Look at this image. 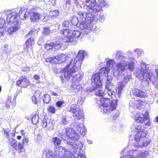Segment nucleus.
Returning <instances> with one entry per match:
<instances>
[{
	"mask_svg": "<svg viewBox=\"0 0 158 158\" xmlns=\"http://www.w3.org/2000/svg\"><path fill=\"white\" fill-rule=\"evenodd\" d=\"M118 95L120 96L121 94L122 90L124 87V85L122 82H120L118 85Z\"/></svg>",
	"mask_w": 158,
	"mask_h": 158,
	"instance_id": "c9c22d12",
	"label": "nucleus"
},
{
	"mask_svg": "<svg viewBox=\"0 0 158 158\" xmlns=\"http://www.w3.org/2000/svg\"><path fill=\"white\" fill-rule=\"evenodd\" d=\"M69 111L72 113L74 117L77 119H81L84 116L83 110L77 105H72Z\"/></svg>",
	"mask_w": 158,
	"mask_h": 158,
	"instance_id": "f8f14e48",
	"label": "nucleus"
},
{
	"mask_svg": "<svg viewBox=\"0 0 158 158\" xmlns=\"http://www.w3.org/2000/svg\"><path fill=\"white\" fill-rule=\"evenodd\" d=\"M69 122L67 117L66 116H63L62 117L60 121V123L62 124L66 125Z\"/></svg>",
	"mask_w": 158,
	"mask_h": 158,
	"instance_id": "37998d69",
	"label": "nucleus"
},
{
	"mask_svg": "<svg viewBox=\"0 0 158 158\" xmlns=\"http://www.w3.org/2000/svg\"><path fill=\"white\" fill-rule=\"evenodd\" d=\"M17 13L13 12L7 15V23L10 24H14V23L15 22L19 23Z\"/></svg>",
	"mask_w": 158,
	"mask_h": 158,
	"instance_id": "aec40b11",
	"label": "nucleus"
},
{
	"mask_svg": "<svg viewBox=\"0 0 158 158\" xmlns=\"http://www.w3.org/2000/svg\"><path fill=\"white\" fill-rule=\"evenodd\" d=\"M29 14L31 21L34 23L38 22L41 16L40 13L36 12L31 11Z\"/></svg>",
	"mask_w": 158,
	"mask_h": 158,
	"instance_id": "393cba45",
	"label": "nucleus"
},
{
	"mask_svg": "<svg viewBox=\"0 0 158 158\" xmlns=\"http://www.w3.org/2000/svg\"><path fill=\"white\" fill-rule=\"evenodd\" d=\"M96 22H94L92 21L91 22L86 21H82L79 23V25H78V27H79L82 30V31L80 32L81 35L82 34H87L90 31L92 30L94 28V24Z\"/></svg>",
	"mask_w": 158,
	"mask_h": 158,
	"instance_id": "1a4fd4ad",
	"label": "nucleus"
},
{
	"mask_svg": "<svg viewBox=\"0 0 158 158\" xmlns=\"http://www.w3.org/2000/svg\"><path fill=\"white\" fill-rule=\"evenodd\" d=\"M47 110L51 113L54 114L56 111L55 108L52 106L50 105L47 107Z\"/></svg>",
	"mask_w": 158,
	"mask_h": 158,
	"instance_id": "de8ad7c7",
	"label": "nucleus"
},
{
	"mask_svg": "<svg viewBox=\"0 0 158 158\" xmlns=\"http://www.w3.org/2000/svg\"><path fill=\"white\" fill-rule=\"evenodd\" d=\"M50 33V30L48 28H44L43 33L46 35H48Z\"/></svg>",
	"mask_w": 158,
	"mask_h": 158,
	"instance_id": "5fc2aeb1",
	"label": "nucleus"
},
{
	"mask_svg": "<svg viewBox=\"0 0 158 158\" xmlns=\"http://www.w3.org/2000/svg\"><path fill=\"white\" fill-rule=\"evenodd\" d=\"M4 133L6 135V136L7 138H8L9 137V131H8L5 130L4 131Z\"/></svg>",
	"mask_w": 158,
	"mask_h": 158,
	"instance_id": "0e129e2a",
	"label": "nucleus"
},
{
	"mask_svg": "<svg viewBox=\"0 0 158 158\" xmlns=\"http://www.w3.org/2000/svg\"><path fill=\"white\" fill-rule=\"evenodd\" d=\"M73 2L78 7L80 6L79 2H78V0H72Z\"/></svg>",
	"mask_w": 158,
	"mask_h": 158,
	"instance_id": "69168bd1",
	"label": "nucleus"
},
{
	"mask_svg": "<svg viewBox=\"0 0 158 158\" xmlns=\"http://www.w3.org/2000/svg\"><path fill=\"white\" fill-rule=\"evenodd\" d=\"M53 42L50 43L46 44L45 45V48L46 50H49L54 47L56 50H58L62 46V43L58 40H54L53 38Z\"/></svg>",
	"mask_w": 158,
	"mask_h": 158,
	"instance_id": "dca6fc26",
	"label": "nucleus"
},
{
	"mask_svg": "<svg viewBox=\"0 0 158 158\" xmlns=\"http://www.w3.org/2000/svg\"><path fill=\"white\" fill-rule=\"evenodd\" d=\"M135 52L137 54L138 57H139L144 54V51L141 49L137 48L134 50Z\"/></svg>",
	"mask_w": 158,
	"mask_h": 158,
	"instance_id": "79ce46f5",
	"label": "nucleus"
},
{
	"mask_svg": "<svg viewBox=\"0 0 158 158\" xmlns=\"http://www.w3.org/2000/svg\"><path fill=\"white\" fill-rule=\"evenodd\" d=\"M29 13L28 11H26V10L23 8H22L19 13L18 17L22 20H25L28 17Z\"/></svg>",
	"mask_w": 158,
	"mask_h": 158,
	"instance_id": "c85d7f7f",
	"label": "nucleus"
},
{
	"mask_svg": "<svg viewBox=\"0 0 158 158\" xmlns=\"http://www.w3.org/2000/svg\"><path fill=\"white\" fill-rule=\"evenodd\" d=\"M131 77L130 75H125L124 76L123 82L126 83H127L131 79Z\"/></svg>",
	"mask_w": 158,
	"mask_h": 158,
	"instance_id": "c03bdc74",
	"label": "nucleus"
},
{
	"mask_svg": "<svg viewBox=\"0 0 158 158\" xmlns=\"http://www.w3.org/2000/svg\"><path fill=\"white\" fill-rule=\"evenodd\" d=\"M42 122L41 125L43 127L47 128L49 131L54 129L55 123L53 120L51 119H48L47 120H44Z\"/></svg>",
	"mask_w": 158,
	"mask_h": 158,
	"instance_id": "4be33fe9",
	"label": "nucleus"
},
{
	"mask_svg": "<svg viewBox=\"0 0 158 158\" xmlns=\"http://www.w3.org/2000/svg\"><path fill=\"white\" fill-rule=\"evenodd\" d=\"M21 79L22 82V85L23 87H25L27 86L30 85V81L25 77H20Z\"/></svg>",
	"mask_w": 158,
	"mask_h": 158,
	"instance_id": "473e14b6",
	"label": "nucleus"
},
{
	"mask_svg": "<svg viewBox=\"0 0 158 158\" xmlns=\"http://www.w3.org/2000/svg\"><path fill=\"white\" fill-rule=\"evenodd\" d=\"M145 137L142 138H139L137 141H130L129 139V143L130 144H132L134 147L138 148H143V147H146L148 144L149 143V141L146 140L143 142H142V139H143Z\"/></svg>",
	"mask_w": 158,
	"mask_h": 158,
	"instance_id": "f3484780",
	"label": "nucleus"
},
{
	"mask_svg": "<svg viewBox=\"0 0 158 158\" xmlns=\"http://www.w3.org/2000/svg\"><path fill=\"white\" fill-rule=\"evenodd\" d=\"M70 24L69 22L68 21H64L62 24V26L65 27H68Z\"/></svg>",
	"mask_w": 158,
	"mask_h": 158,
	"instance_id": "13d9d810",
	"label": "nucleus"
},
{
	"mask_svg": "<svg viewBox=\"0 0 158 158\" xmlns=\"http://www.w3.org/2000/svg\"><path fill=\"white\" fill-rule=\"evenodd\" d=\"M149 113L148 111H145L144 114H137L135 116V122L142 123H143L148 126L150 125L151 123L148 117Z\"/></svg>",
	"mask_w": 158,
	"mask_h": 158,
	"instance_id": "9d476101",
	"label": "nucleus"
},
{
	"mask_svg": "<svg viewBox=\"0 0 158 158\" xmlns=\"http://www.w3.org/2000/svg\"><path fill=\"white\" fill-rule=\"evenodd\" d=\"M49 16L46 15L44 17V18L43 19V21L44 22H46V21H48L49 19Z\"/></svg>",
	"mask_w": 158,
	"mask_h": 158,
	"instance_id": "338daca9",
	"label": "nucleus"
},
{
	"mask_svg": "<svg viewBox=\"0 0 158 158\" xmlns=\"http://www.w3.org/2000/svg\"><path fill=\"white\" fill-rule=\"evenodd\" d=\"M105 61H106L107 66V67L105 68L106 69V70H108V73L110 71V69L113 70L114 69L116 64L112 59H106Z\"/></svg>",
	"mask_w": 158,
	"mask_h": 158,
	"instance_id": "cd10ccee",
	"label": "nucleus"
},
{
	"mask_svg": "<svg viewBox=\"0 0 158 158\" xmlns=\"http://www.w3.org/2000/svg\"><path fill=\"white\" fill-rule=\"evenodd\" d=\"M17 142L16 140L12 138L9 139L8 141V144L16 150L17 149Z\"/></svg>",
	"mask_w": 158,
	"mask_h": 158,
	"instance_id": "2f4dec72",
	"label": "nucleus"
},
{
	"mask_svg": "<svg viewBox=\"0 0 158 158\" xmlns=\"http://www.w3.org/2000/svg\"><path fill=\"white\" fill-rule=\"evenodd\" d=\"M106 68H102L99 70L98 73H96L92 76L91 81L93 90L102 85L101 78L102 77H106L108 76V71L106 70Z\"/></svg>",
	"mask_w": 158,
	"mask_h": 158,
	"instance_id": "0eeeda50",
	"label": "nucleus"
},
{
	"mask_svg": "<svg viewBox=\"0 0 158 158\" xmlns=\"http://www.w3.org/2000/svg\"><path fill=\"white\" fill-rule=\"evenodd\" d=\"M58 136L63 140L66 141V143L69 145H71L73 148H74L75 147H77V146H78L77 143L75 142L70 141V140H69V141L66 140V139L68 137L65 132L59 133Z\"/></svg>",
	"mask_w": 158,
	"mask_h": 158,
	"instance_id": "412c9836",
	"label": "nucleus"
},
{
	"mask_svg": "<svg viewBox=\"0 0 158 158\" xmlns=\"http://www.w3.org/2000/svg\"><path fill=\"white\" fill-rule=\"evenodd\" d=\"M63 101H58L56 103V105L57 107L59 108L61 107L64 103Z\"/></svg>",
	"mask_w": 158,
	"mask_h": 158,
	"instance_id": "6e6d98bb",
	"label": "nucleus"
},
{
	"mask_svg": "<svg viewBox=\"0 0 158 158\" xmlns=\"http://www.w3.org/2000/svg\"><path fill=\"white\" fill-rule=\"evenodd\" d=\"M6 27L5 20L2 18H0V28Z\"/></svg>",
	"mask_w": 158,
	"mask_h": 158,
	"instance_id": "8fccbe9b",
	"label": "nucleus"
},
{
	"mask_svg": "<svg viewBox=\"0 0 158 158\" xmlns=\"http://www.w3.org/2000/svg\"><path fill=\"white\" fill-rule=\"evenodd\" d=\"M80 34V31L76 30L63 29L58 33L57 35L54 37V40L60 41L62 44L63 43H66L71 45H75Z\"/></svg>",
	"mask_w": 158,
	"mask_h": 158,
	"instance_id": "7ed1b4c3",
	"label": "nucleus"
},
{
	"mask_svg": "<svg viewBox=\"0 0 158 158\" xmlns=\"http://www.w3.org/2000/svg\"><path fill=\"white\" fill-rule=\"evenodd\" d=\"M54 57H49L45 59V61L47 62H49L51 64L55 63L56 62L55 60Z\"/></svg>",
	"mask_w": 158,
	"mask_h": 158,
	"instance_id": "49530a36",
	"label": "nucleus"
},
{
	"mask_svg": "<svg viewBox=\"0 0 158 158\" xmlns=\"http://www.w3.org/2000/svg\"><path fill=\"white\" fill-rule=\"evenodd\" d=\"M94 27L93 30V32L94 33L97 34L99 32V30L98 28L96 27V26H95L94 25Z\"/></svg>",
	"mask_w": 158,
	"mask_h": 158,
	"instance_id": "052dcab7",
	"label": "nucleus"
},
{
	"mask_svg": "<svg viewBox=\"0 0 158 158\" xmlns=\"http://www.w3.org/2000/svg\"><path fill=\"white\" fill-rule=\"evenodd\" d=\"M23 145V144L20 143H19L18 145H17V149H18L19 152H22L23 151H24L23 149L24 148Z\"/></svg>",
	"mask_w": 158,
	"mask_h": 158,
	"instance_id": "09e8293b",
	"label": "nucleus"
},
{
	"mask_svg": "<svg viewBox=\"0 0 158 158\" xmlns=\"http://www.w3.org/2000/svg\"><path fill=\"white\" fill-rule=\"evenodd\" d=\"M40 93L39 91H37L35 92V95L32 97V99H39L40 96Z\"/></svg>",
	"mask_w": 158,
	"mask_h": 158,
	"instance_id": "603ef678",
	"label": "nucleus"
},
{
	"mask_svg": "<svg viewBox=\"0 0 158 158\" xmlns=\"http://www.w3.org/2000/svg\"><path fill=\"white\" fill-rule=\"evenodd\" d=\"M55 60L56 61L55 64H61L64 61H65L67 59H66V57L65 55L61 54L57 56H55Z\"/></svg>",
	"mask_w": 158,
	"mask_h": 158,
	"instance_id": "c756f323",
	"label": "nucleus"
},
{
	"mask_svg": "<svg viewBox=\"0 0 158 158\" xmlns=\"http://www.w3.org/2000/svg\"><path fill=\"white\" fill-rule=\"evenodd\" d=\"M71 21L73 25L76 26L78 27V25H79V23H78L79 21L77 17L75 15L73 16L71 18Z\"/></svg>",
	"mask_w": 158,
	"mask_h": 158,
	"instance_id": "f704fd0d",
	"label": "nucleus"
},
{
	"mask_svg": "<svg viewBox=\"0 0 158 158\" xmlns=\"http://www.w3.org/2000/svg\"><path fill=\"white\" fill-rule=\"evenodd\" d=\"M74 127L78 131L80 132V134L83 135L85 134L86 130L84 125L83 124H80L78 122L74 123Z\"/></svg>",
	"mask_w": 158,
	"mask_h": 158,
	"instance_id": "5701e85b",
	"label": "nucleus"
},
{
	"mask_svg": "<svg viewBox=\"0 0 158 158\" xmlns=\"http://www.w3.org/2000/svg\"><path fill=\"white\" fill-rule=\"evenodd\" d=\"M59 11L58 10H56L52 11H51L50 13V15L52 18H55L58 16L59 15Z\"/></svg>",
	"mask_w": 158,
	"mask_h": 158,
	"instance_id": "ea45409f",
	"label": "nucleus"
},
{
	"mask_svg": "<svg viewBox=\"0 0 158 158\" xmlns=\"http://www.w3.org/2000/svg\"><path fill=\"white\" fill-rule=\"evenodd\" d=\"M44 156L46 158H57L56 154L46 148H44L43 151V156L44 157Z\"/></svg>",
	"mask_w": 158,
	"mask_h": 158,
	"instance_id": "a878e982",
	"label": "nucleus"
},
{
	"mask_svg": "<svg viewBox=\"0 0 158 158\" xmlns=\"http://www.w3.org/2000/svg\"><path fill=\"white\" fill-rule=\"evenodd\" d=\"M87 55L86 52L83 50L79 51L78 54L74 59H72L69 63L63 69L64 76L67 81H71L72 82L71 86V91L78 93L81 89L80 82L81 80L82 75L78 73L73 76L80 69L83 60Z\"/></svg>",
	"mask_w": 158,
	"mask_h": 158,
	"instance_id": "f257e3e1",
	"label": "nucleus"
},
{
	"mask_svg": "<svg viewBox=\"0 0 158 158\" xmlns=\"http://www.w3.org/2000/svg\"><path fill=\"white\" fill-rule=\"evenodd\" d=\"M21 84H22L21 79L20 78L19 80L17 81L16 84L18 86H19Z\"/></svg>",
	"mask_w": 158,
	"mask_h": 158,
	"instance_id": "774afa93",
	"label": "nucleus"
},
{
	"mask_svg": "<svg viewBox=\"0 0 158 158\" xmlns=\"http://www.w3.org/2000/svg\"><path fill=\"white\" fill-rule=\"evenodd\" d=\"M12 25V26L8 28L7 29V32L10 34H12L20 28V24L19 23L15 22L14 23V24Z\"/></svg>",
	"mask_w": 158,
	"mask_h": 158,
	"instance_id": "b1692460",
	"label": "nucleus"
},
{
	"mask_svg": "<svg viewBox=\"0 0 158 158\" xmlns=\"http://www.w3.org/2000/svg\"><path fill=\"white\" fill-rule=\"evenodd\" d=\"M111 89H107V93L108 95L110 96H111L115 94V92L114 91H112L111 90Z\"/></svg>",
	"mask_w": 158,
	"mask_h": 158,
	"instance_id": "bf43d9fd",
	"label": "nucleus"
},
{
	"mask_svg": "<svg viewBox=\"0 0 158 158\" xmlns=\"http://www.w3.org/2000/svg\"><path fill=\"white\" fill-rule=\"evenodd\" d=\"M129 153L134 158H145L148 156L149 154L148 152H138L136 150H130L129 151Z\"/></svg>",
	"mask_w": 158,
	"mask_h": 158,
	"instance_id": "a211bd4d",
	"label": "nucleus"
},
{
	"mask_svg": "<svg viewBox=\"0 0 158 158\" xmlns=\"http://www.w3.org/2000/svg\"><path fill=\"white\" fill-rule=\"evenodd\" d=\"M39 116L38 114L33 115L31 118V121L33 124H36L39 121Z\"/></svg>",
	"mask_w": 158,
	"mask_h": 158,
	"instance_id": "a19ab883",
	"label": "nucleus"
},
{
	"mask_svg": "<svg viewBox=\"0 0 158 158\" xmlns=\"http://www.w3.org/2000/svg\"><path fill=\"white\" fill-rule=\"evenodd\" d=\"M33 41L34 39H28V40L26 42L25 46L24 47V49L26 50L29 48V46L32 45Z\"/></svg>",
	"mask_w": 158,
	"mask_h": 158,
	"instance_id": "e433bc0d",
	"label": "nucleus"
},
{
	"mask_svg": "<svg viewBox=\"0 0 158 158\" xmlns=\"http://www.w3.org/2000/svg\"><path fill=\"white\" fill-rule=\"evenodd\" d=\"M83 3V9L95 13L99 12L102 10V6L107 5L106 2L104 0H99L98 3L95 0H86Z\"/></svg>",
	"mask_w": 158,
	"mask_h": 158,
	"instance_id": "39448f33",
	"label": "nucleus"
},
{
	"mask_svg": "<svg viewBox=\"0 0 158 158\" xmlns=\"http://www.w3.org/2000/svg\"><path fill=\"white\" fill-rule=\"evenodd\" d=\"M106 15L105 14L102 13L99 15V20L101 22H103L105 19Z\"/></svg>",
	"mask_w": 158,
	"mask_h": 158,
	"instance_id": "864d4df0",
	"label": "nucleus"
},
{
	"mask_svg": "<svg viewBox=\"0 0 158 158\" xmlns=\"http://www.w3.org/2000/svg\"><path fill=\"white\" fill-rule=\"evenodd\" d=\"M126 56L121 51H117L115 54V58L118 63L116 66L118 75L122 74L126 71L128 69L133 71L135 65V60L134 55L131 51L127 52Z\"/></svg>",
	"mask_w": 158,
	"mask_h": 158,
	"instance_id": "f03ea898",
	"label": "nucleus"
},
{
	"mask_svg": "<svg viewBox=\"0 0 158 158\" xmlns=\"http://www.w3.org/2000/svg\"><path fill=\"white\" fill-rule=\"evenodd\" d=\"M77 100V104L78 106H80L82 104L84 101L82 99H76Z\"/></svg>",
	"mask_w": 158,
	"mask_h": 158,
	"instance_id": "680f3d73",
	"label": "nucleus"
},
{
	"mask_svg": "<svg viewBox=\"0 0 158 158\" xmlns=\"http://www.w3.org/2000/svg\"><path fill=\"white\" fill-rule=\"evenodd\" d=\"M78 17L82 21H86L91 22L92 21L97 22L98 18L92 14L90 13L86 12L84 11H79L77 13Z\"/></svg>",
	"mask_w": 158,
	"mask_h": 158,
	"instance_id": "9b49d317",
	"label": "nucleus"
},
{
	"mask_svg": "<svg viewBox=\"0 0 158 158\" xmlns=\"http://www.w3.org/2000/svg\"><path fill=\"white\" fill-rule=\"evenodd\" d=\"M73 149H74L73 152L75 155L70 152V154L65 155L64 158H86V156L80 152L81 150V146H77V147Z\"/></svg>",
	"mask_w": 158,
	"mask_h": 158,
	"instance_id": "4468645a",
	"label": "nucleus"
},
{
	"mask_svg": "<svg viewBox=\"0 0 158 158\" xmlns=\"http://www.w3.org/2000/svg\"><path fill=\"white\" fill-rule=\"evenodd\" d=\"M111 80L107 79L106 82V89H112V86L113 85V84L111 82Z\"/></svg>",
	"mask_w": 158,
	"mask_h": 158,
	"instance_id": "58836bf2",
	"label": "nucleus"
},
{
	"mask_svg": "<svg viewBox=\"0 0 158 158\" xmlns=\"http://www.w3.org/2000/svg\"><path fill=\"white\" fill-rule=\"evenodd\" d=\"M132 93L135 96L140 98H145L148 95L147 93L137 88H135L132 90Z\"/></svg>",
	"mask_w": 158,
	"mask_h": 158,
	"instance_id": "bb28decb",
	"label": "nucleus"
},
{
	"mask_svg": "<svg viewBox=\"0 0 158 158\" xmlns=\"http://www.w3.org/2000/svg\"><path fill=\"white\" fill-rule=\"evenodd\" d=\"M5 106L7 108H10V106L14 108L16 105V99H7L5 102Z\"/></svg>",
	"mask_w": 158,
	"mask_h": 158,
	"instance_id": "7c9ffc66",
	"label": "nucleus"
},
{
	"mask_svg": "<svg viewBox=\"0 0 158 158\" xmlns=\"http://www.w3.org/2000/svg\"><path fill=\"white\" fill-rule=\"evenodd\" d=\"M54 151L57 158H64L65 155L70 154L71 152L64 147H55Z\"/></svg>",
	"mask_w": 158,
	"mask_h": 158,
	"instance_id": "2eb2a0df",
	"label": "nucleus"
},
{
	"mask_svg": "<svg viewBox=\"0 0 158 158\" xmlns=\"http://www.w3.org/2000/svg\"><path fill=\"white\" fill-rule=\"evenodd\" d=\"M65 132L68 138L73 141L77 140L79 137L76 132L71 128H66L65 129Z\"/></svg>",
	"mask_w": 158,
	"mask_h": 158,
	"instance_id": "6ab92c4d",
	"label": "nucleus"
},
{
	"mask_svg": "<svg viewBox=\"0 0 158 158\" xmlns=\"http://www.w3.org/2000/svg\"><path fill=\"white\" fill-rule=\"evenodd\" d=\"M145 103L144 100L141 99H132L129 102V109L131 112H133L135 110V107L140 109Z\"/></svg>",
	"mask_w": 158,
	"mask_h": 158,
	"instance_id": "ddd939ff",
	"label": "nucleus"
},
{
	"mask_svg": "<svg viewBox=\"0 0 158 158\" xmlns=\"http://www.w3.org/2000/svg\"><path fill=\"white\" fill-rule=\"evenodd\" d=\"M144 127L142 126L141 123L135 122L131 126V129L132 132H137L135 135L134 139L132 140V141H138L139 138L146 137L148 134V132L144 131Z\"/></svg>",
	"mask_w": 158,
	"mask_h": 158,
	"instance_id": "6e6552de",
	"label": "nucleus"
},
{
	"mask_svg": "<svg viewBox=\"0 0 158 158\" xmlns=\"http://www.w3.org/2000/svg\"><path fill=\"white\" fill-rule=\"evenodd\" d=\"M96 94L97 96H99L100 99H109L107 98L104 97L103 91L102 90H99L96 93Z\"/></svg>",
	"mask_w": 158,
	"mask_h": 158,
	"instance_id": "a18cd8bd",
	"label": "nucleus"
},
{
	"mask_svg": "<svg viewBox=\"0 0 158 158\" xmlns=\"http://www.w3.org/2000/svg\"><path fill=\"white\" fill-rule=\"evenodd\" d=\"M36 33L35 30H32L26 35V37L28 39H34Z\"/></svg>",
	"mask_w": 158,
	"mask_h": 158,
	"instance_id": "72a5a7b5",
	"label": "nucleus"
},
{
	"mask_svg": "<svg viewBox=\"0 0 158 158\" xmlns=\"http://www.w3.org/2000/svg\"><path fill=\"white\" fill-rule=\"evenodd\" d=\"M52 141L54 145L55 146H58L60 145L61 143V140L57 137H53L52 139Z\"/></svg>",
	"mask_w": 158,
	"mask_h": 158,
	"instance_id": "4c0bfd02",
	"label": "nucleus"
},
{
	"mask_svg": "<svg viewBox=\"0 0 158 158\" xmlns=\"http://www.w3.org/2000/svg\"><path fill=\"white\" fill-rule=\"evenodd\" d=\"M4 50L6 53H9L11 51L10 47L7 44L4 45Z\"/></svg>",
	"mask_w": 158,
	"mask_h": 158,
	"instance_id": "3c124183",
	"label": "nucleus"
},
{
	"mask_svg": "<svg viewBox=\"0 0 158 158\" xmlns=\"http://www.w3.org/2000/svg\"><path fill=\"white\" fill-rule=\"evenodd\" d=\"M97 102H100L101 106L99 105V107H103V112L108 114L116 109L118 101V99H98Z\"/></svg>",
	"mask_w": 158,
	"mask_h": 158,
	"instance_id": "423d86ee",
	"label": "nucleus"
},
{
	"mask_svg": "<svg viewBox=\"0 0 158 158\" xmlns=\"http://www.w3.org/2000/svg\"><path fill=\"white\" fill-rule=\"evenodd\" d=\"M140 67V69H137L135 74L136 77L142 80L145 79L147 82L148 85L149 83V81L153 82L156 80L151 70L149 69L145 63H142L141 64Z\"/></svg>",
	"mask_w": 158,
	"mask_h": 158,
	"instance_id": "20e7f679",
	"label": "nucleus"
},
{
	"mask_svg": "<svg viewBox=\"0 0 158 158\" xmlns=\"http://www.w3.org/2000/svg\"><path fill=\"white\" fill-rule=\"evenodd\" d=\"M28 140L27 138L24 137L22 140V143L24 145H26L28 143Z\"/></svg>",
	"mask_w": 158,
	"mask_h": 158,
	"instance_id": "4d7b16f0",
	"label": "nucleus"
},
{
	"mask_svg": "<svg viewBox=\"0 0 158 158\" xmlns=\"http://www.w3.org/2000/svg\"><path fill=\"white\" fill-rule=\"evenodd\" d=\"M120 158H134L132 157V156L129 154L128 155H126L121 157Z\"/></svg>",
	"mask_w": 158,
	"mask_h": 158,
	"instance_id": "e2e57ef3",
	"label": "nucleus"
}]
</instances>
